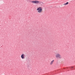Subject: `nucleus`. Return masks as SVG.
Here are the masks:
<instances>
[{
  "label": "nucleus",
  "instance_id": "f257e3e1",
  "mask_svg": "<svg viewBox=\"0 0 75 75\" xmlns=\"http://www.w3.org/2000/svg\"><path fill=\"white\" fill-rule=\"evenodd\" d=\"M37 11L38 13H41L42 12V8L41 7H38L37 9Z\"/></svg>",
  "mask_w": 75,
  "mask_h": 75
},
{
  "label": "nucleus",
  "instance_id": "f03ea898",
  "mask_svg": "<svg viewBox=\"0 0 75 75\" xmlns=\"http://www.w3.org/2000/svg\"><path fill=\"white\" fill-rule=\"evenodd\" d=\"M55 57L56 58H59V59L62 58L61 54H57L55 55Z\"/></svg>",
  "mask_w": 75,
  "mask_h": 75
},
{
  "label": "nucleus",
  "instance_id": "39448f33",
  "mask_svg": "<svg viewBox=\"0 0 75 75\" xmlns=\"http://www.w3.org/2000/svg\"><path fill=\"white\" fill-rule=\"evenodd\" d=\"M54 60H53L50 63V65H52V64H53V63H54Z\"/></svg>",
  "mask_w": 75,
  "mask_h": 75
},
{
  "label": "nucleus",
  "instance_id": "0eeeda50",
  "mask_svg": "<svg viewBox=\"0 0 75 75\" xmlns=\"http://www.w3.org/2000/svg\"><path fill=\"white\" fill-rule=\"evenodd\" d=\"M72 68H74V67H71V69H72Z\"/></svg>",
  "mask_w": 75,
  "mask_h": 75
},
{
  "label": "nucleus",
  "instance_id": "423d86ee",
  "mask_svg": "<svg viewBox=\"0 0 75 75\" xmlns=\"http://www.w3.org/2000/svg\"><path fill=\"white\" fill-rule=\"evenodd\" d=\"M69 4V3L68 2H67L66 3L64 4H63L64 6H66V5H68Z\"/></svg>",
  "mask_w": 75,
  "mask_h": 75
},
{
  "label": "nucleus",
  "instance_id": "20e7f679",
  "mask_svg": "<svg viewBox=\"0 0 75 75\" xmlns=\"http://www.w3.org/2000/svg\"><path fill=\"white\" fill-rule=\"evenodd\" d=\"M21 57L23 59L25 58V55L24 54H22L21 56Z\"/></svg>",
  "mask_w": 75,
  "mask_h": 75
},
{
  "label": "nucleus",
  "instance_id": "7ed1b4c3",
  "mask_svg": "<svg viewBox=\"0 0 75 75\" xmlns=\"http://www.w3.org/2000/svg\"><path fill=\"white\" fill-rule=\"evenodd\" d=\"M31 3L33 4H38L40 3V1L37 0H35L32 1Z\"/></svg>",
  "mask_w": 75,
  "mask_h": 75
}]
</instances>
